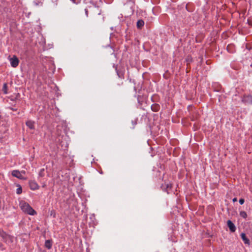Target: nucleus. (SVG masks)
Listing matches in <instances>:
<instances>
[{"label":"nucleus","mask_w":252,"mask_h":252,"mask_svg":"<svg viewBox=\"0 0 252 252\" xmlns=\"http://www.w3.org/2000/svg\"><path fill=\"white\" fill-rule=\"evenodd\" d=\"M20 208L21 210L25 212L30 215H34L36 214V212L32 209V208L27 202H22L20 203Z\"/></svg>","instance_id":"obj_1"},{"label":"nucleus","mask_w":252,"mask_h":252,"mask_svg":"<svg viewBox=\"0 0 252 252\" xmlns=\"http://www.w3.org/2000/svg\"><path fill=\"white\" fill-rule=\"evenodd\" d=\"M9 61L11 66L13 67H16L19 63V61L18 58L15 56H14L13 57L10 58Z\"/></svg>","instance_id":"obj_2"},{"label":"nucleus","mask_w":252,"mask_h":252,"mask_svg":"<svg viewBox=\"0 0 252 252\" xmlns=\"http://www.w3.org/2000/svg\"><path fill=\"white\" fill-rule=\"evenodd\" d=\"M29 186H30V188L32 190H35L39 189V186L37 184V183L35 181H32V180H30L29 181Z\"/></svg>","instance_id":"obj_3"},{"label":"nucleus","mask_w":252,"mask_h":252,"mask_svg":"<svg viewBox=\"0 0 252 252\" xmlns=\"http://www.w3.org/2000/svg\"><path fill=\"white\" fill-rule=\"evenodd\" d=\"M12 175L19 179H25V178H24L23 175H21V173L20 171H19L18 170H14L12 171L11 173Z\"/></svg>","instance_id":"obj_4"},{"label":"nucleus","mask_w":252,"mask_h":252,"mask_svg":"<svg viewBox=\"0 0 252 252\" xmlns=\"http://www.w3.org/2000/svg\"><path fill=\"white\" fill-rule=\"evenodd\" d=\"M240 236L245 245L248 246L250 245V241L249 239L246 236V235L245 233H241Z\"/></svg>","instance_id":"obj_5"},{"label":"nucleus","mask_w":252,"mask_h":252,"mask_svg":"<svg viewBox=\"0 0 252 252\" xmlns=\"http://www.w3.org/2000/svg\"><path fill=\"white\" fill-rule=\"evenodd\" d=\"M242 101L247 104L252 103V95H245L242 98Z\"/></svg>","instance_id":"obj_6"},{"label":"nucleus","mask_w":252,"mask_h":252,"mask_svg":"<svg viewBox=\"0 0 252 252\" xmlns=\"http://www.w3.org/2000/svg\"><path fill=\"white\" fill-rule=\"evenodd\" d=\"M161 188L164 191H166L168 194H169L170 193L169 191L172 188V185L170 183L165 184L162 185Z\"/></svg>","instance_id":"obj_7"},{"label":"nucleus","mask_w":252,"mask_h":252,"mask_svg":"<svg viewBox=\"0 0 252 252\" xmlns=\"http://www.w3.org/2000/svg\"><path fill=\"white\" fill-rule=\"evenodd\" d=\"M227 224L228 227L229 228V230L232 232H234L236 230V228L234 224L230 220H228L227 222Z\"/></svg>","instance_id":"obj_8"},{"label":"nucleus","mask_w":252,"mask_h":252,"mask_svg":"<svg viewBox=\"0 0 252 252\" xmlns=\"http://www.w3.org/2000/svg\"><path fill=\"white\" fill-rule=\"evenodd\" d=\"M26 126L31 129H34L35 122L32 120H28L26 122Z\"/></svg>","instance_id":"obj_9"},{"label":"nucleus","mask_w":252,"mask_h":252,"mask_svg":"<svg viewBox=\"0 0 252 252\" xmlns=\"http://www.w3.org/2000/svg\"><path fill=\"white\" fill-rule=\"evenodd\" d=\"M53 242L51 240H47L45 241V247L48 249L50 250L52 248Z\"/></svg>","instance_id":"obj_10"},{"label":"nucleus","mask_w":252,"mask_h":252,"mask_svg":"<svg viewBox=\"0 0 252 252\" xmlns=\"http://www.w3.org/2000/svg\"><path fill=\"white\" fill-rule=\"evenodd\" d=\"M160 109V106L159 104L155 103L152 105L151 109L154 112H158Z\"/></svg>","instance_id":"obj_11"},{"label":"nucleus","mask_w":252,"mask_h":252,"mask_svg":"<svg viewBox=\"0 0 252 252\" xmlns=\"http://www.w3.org/2000/svg\"><path fill=\"white\" fill-rule=\"evenodd\" d=\"M0 236L2 237L3 239H6L8 237H9V236L7 235L4 231L3 230H0Z\"/></svg>","instance_id":"obj_12"},{"label":"nucleus","mask_w":252,"mask_h":252,"mask_svg":"<svg viewBox=\"0 0 252 252\" xmlns=\"http://www.w3.org/2000/svg\"><path fill=\"white\" fill-rule=\"evenodd\" d=\"M144 25V22L142 20H139L137 22V27L138 28H141Z\"/></svg>","instance_id":"obj_13"},{"label":"nucleus","mask_w":252,"mask_h":252,"mask_svg":"<svg viewBox=\"0 0 252 252\" xmlns=\"http://www.w3.org/2000/svg\"><path fill=\"white\" fill-rule=\"evenodd\" d=\"M240 216L244 219H246L248 216L247 213L244 211H240Z\"/></svg>","instance_id":"obj_14"},{"label":"nucleus","mask_w":252,"mask_h":252,"mask_svg":"<svg viewBox=\"0 0 252 252\" xmlns=\"http://www.w3.org/2000/svg\"><path fill=\"white\" fill-rule=\"evenodd\" d=\"M44 169L42 168L40 170L39 173H38V176L40 177H42L44 176Z\"/></svg>","instance_id":"obj_15"},{"label":"nucleus","mask_w":252,"mask_h":252,"mask_svg":"<svg viewBox=\"0 0 252 252\" xmlns=\"http://www.w3.org/2000/svg\"><path fill=\"white\" fill-rule=\"evenodd\" d=\"M2 91L3 92V93L5 94H7V85L6 83H4L3 86L2 88Z\"/></svg>","instance_id":"obj_16"},{"label":"nucleus","mask_w":252,"mask_h":252,"mask_svg":"<svg viewBox=\"0 0 252 252\" xmlns=\"http://www.w3.org/2000/svg\"><path fill=\"white\" fill-rule=\"evenodd\" d=\"M34 3L36 5H40L42 4L41 0H35Z\"/></svg>","instance_id":"obj_17"},{"label":"nucleus","mask_w":252,"mask_h":252,"mask_svg":"<svg viewBox=\"0 0 252 252\" xmlns=\"http://www.w3.org/2000/svg\"><path fill=\"white\" fill-rule=\"evenodd\" d=\"M22 189L21 187H19L17 189L16 193L18 194H21L22 193Z\"/></svg>","instance_id":"obj_18"},{"label":"nucleus","mask_w":252,"mask_h":252,"mask_svg":"<svg viewBox=\"0 0 252 252\" xmlns=\"http://www.w3.org/2000/svg\"><path fill=\"white\" fill-rule=\"evenodd\" d=\"M70 0L72 1V2H73L74 3L78 4L81 2V0Z\"/></svg>","instance_id":"obj_19"},{"label":"nucleus","mask_w":252,"mask_h":252,"mask_svg":"<svg viewBox=\"0 0 252 252\" xmlns=\"http://www.w3.org/2000/svg\"><path fill=\"white\" fill-rule=\"evenodd\" d=\"M239 202L240 204L242 205L244 203L245 200L243 198H240L239 200Z\"/></svg>","instance_id":"obj_20"},{"label":"nucleus","mask_w":252,"mask_h":252,"mask_svg":"<svg viewBox=\"0 0 252 252\" xmlns=\"http://www.w3.org/2000/svg\"><path fill=\"white\" fill-rule=\"evenodd\" d=\"M21 173V175H25L26 174V171H24V170H22L21 171H20Z\"/></svg>","instance_id":"obj_21"},{"label":"nucleus","mask_w":252,"mask_h":252,"mask_svg":"<svg viewBox=\"0 0 252 252\" xmlns=\"http://www.w3.org/2000/svg\"><path fill=\"white\" fill-rule=\"evenodd\" d=\"M85 13H86V15L87 16H88V9H85Z\"/></svg>","instance_id":"obj_22"},{"label":"nucleus","mask_w":252,"mask_h":252,"mask_svg":"<svg viewBox=\"0 0 252 252\" xmlns=\"http://www.w3.org/2000/svg\"><path fill=\"white\" fill-rule=\"evenodd\" d=\"M232 201L233 202H235L237 201V198L236 197H235L233 199Z\"/></svg>","instance_id":"obj_23"},{"label":"nucleus","mask_w":252,"mask_h":252,"mask_svg":"<svg viewBox=\"0 0 252 252\" xmlns=\"http://www.w3.org/2000/svg\"><path fill=\"white\" fill-rule=\"evenodd\" d=\"M46 186V184H45V183H43V185H42V187L43 188H45Z\"/></svg>","instance_id":"obj_24"},{"label":"nucleus","mask_w":252,"mask_h":252,"mask_svg":"<svg viewBox=\"0 0 252 252\" xmlns=\"http://www.w3.org/2000/svg\"><path fill=\"white\" fill-rule=\"evenodd\" d=\"M132 124H133V125H135L136 124V122H135L134 123L133 122H132Z\"/></svg>","instance_id":"obj_25"}]
</instances>
